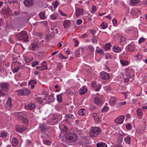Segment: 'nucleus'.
Returning <instances> with one entry per match:
<instances>
[{
  "label": "nucleus",
  "mask_w": 147,
  "mask_h": 147,
  "mask_svg": "<svg viewBox=\"0 0 147 147\" xmlns=\"http://www.w3.org/2000/svg\"><path fill=\"white\" fill-rule=\"evenodd\" d=\"M101 131V129L99 127H92L90 132V136L92 138L95 137L100 134Z\"/></svg>",
  "instance_id": "nucleus-1"
},
{
  "label": "nucleus",
  "mask_w": 147,
  "mask_h": 147,
  "mask_svg": "<svg viewBox=\"0 0 147 147\" xmlns=\"http://www.w3.org/2000/svg\"><path fill=\"white\" fill-rule=\"evenodd\" d=\"M65 138L66 140H69L74 142L76 141L78 138V137L76 134L71 133L67 134L65 135Z\"/></svg>",
  "instance_id": "nucleus-2"
},
{
  "label": "nucleus",
  "mask_w": 147,
  "mask_h": 147,
  "mask_svg": "<svg viewBox=\"0 0 147 147\" xmlns=\"http://www.w3.org/2000/svg\"><path fill=\"white\" fill-rule=\"evenodd\" d=\"M16 115L19 120L23 123L28 122V120L25 117L26 116L25 112H18L17 113Z\"/></svg>",
  "instance_id": "nucleus-3"
},
{
  "label": "nucleus",
  "mask_w": 147,
  "mask_h": 147,
  "mask_svg": "<svg viewBox=\"0 0 147 147\" xmlns=\"http://www.w3.org/2000/svg\"><path fill=\"white\" fill-rule=\"evenodd\" d=\"M16 36H18L19 37L20 36L22 38V40L25 41H28V36L27 35L26 32L25 31H22L20 33L18 34H16ZM20 40L21 39L20 38Z\"/></svg>",
  "instance_id": "nucleus-4"
},
{
  "label": "nucleus",
  "mask_w": 147,
  "mask_h": 147,
  "mask_svg": "<svg viewBox=\"0 0 147 147\" xmlns=\"http://www.w3.org/2000/svg\"><path fill=\"white\" fill-rule=\"evenodd\" d=\"M38 129L43 133H45L49 131L50 127L45 123H41L39 125Z\"/></svg>",
  "instance_id": "nucleus-5"
},
{
  "label": "nucleus",
  "mask_w": 147,
  "mask_h": 147,
  "mask_svg": "<svg viewBox=\"0 0 147 147\" xmlns=\"http://www.w3.org/2000/svg\"><path fill=\"white\" fill-rule=\"evenodd\" d=\"M30 93V91L28 89L19 90L18 92V95H28Z\"/></svg>",
  "instance_id": "nucleus-6"
},
{
  "label": "nucleus",
  "mask_w": 147,
  "mask_h": 147,
  "mask_svg": "<svg viewBox=\"0 0 147 147\" xmlns=\"http://www.w3.org/2000/svg\"><path fill=\"white\" fill-rule=\"evenodd\" d=\"M92 116L93 117L96 122L97 123L101 122V118L100 116L98 115L96 113H93L92 114Z\"/></svg>",
  "instance_id": "nucleus-7"
},
{
  "label": "nucleus",
  "mask_w": 147,
  "mask_h": 147,
  "mask_svg": "<svg viewBox=\"0 0 147 147\" xmlns=\"http://www.w3.org/2000/svg\"><path fill=\"white\" fill-rule=\"evenodd\" d=\"M125 118L123 115H121L119 116L115 120V122L118 124H121L123 123Z\"/></svg>",
  "instance_id": "nucleus-8"
},
{
  "label": "nucleus",
  "mask_w": 147,
  "mask_h": 147,
  "mask_svg": "<svg viewBox=\"0 0 147 147\" xmlns=\"http://www.w3.org/2000/svg\"><path fill=\"white\" fill-rule=\"evenodd\" d=\"M33 0H25L23 2L25 6L29 7L32 6L34 4Z\"/></svg>",
  "instance_id": "nucleus-9"
},
{
  "label": "nucleus",
  "mask_w": 147,
  "mask_h": 147,
  "mask_svg": "<svg viewBox=\"0 0 147 147\" xmlns=\"http://www.w3.org/2000/svg\"><path fill=\"white\" fill-rule=\"evenodd\" d=\"M16 130L19 132H22L26 129L25 127L20 125H17L16 126Z\"/></svg>",
  "instance_id": "nucleus-10"
},
{
  "label": "nucleus",
  "mask_w": 147,
  "mask_h": 147,
  "mask_svg": "<svg viewBox=\"0 0 147 147\" xmlns=\"http://www.w3.org/2000/svg\"><path fill=\"white\" fill-rule=\"evenodd\" d=\"M101 78L104 80H108L110 78L109 75L107 73L102 71L101 73Z\"/></svg>",
  "instance_id": "nucleus-11"
},
{
  "label": "nucleus",
  "mask_w": 147,
  "mask_h": 147,
  "mask_svg": "<svg viewBox=\"0 0 147 147\" xmlns=\"http://www.w3.org/2000/svg\"><path fill=\"white\" fill-rule=\"evenodd\" d=\"M1 86L2 90L6 92L9 89V85L8 83H2L1 84Z\"/></svg>",
  "instance_id": "nucleus-12"
},
{
  "label": "nucleus",
  "mask_w": 147,
  "mask_h": 147,
  "mask_svg": "<svg viewBox=\"0 0 147 147\" xmlns=\"http://www.w3.org/2000/svg\"><path fill=\"white\" fill-rule=\"evenodd\" d=\"M58 120V119L57 115L56 114H54L51 119V124L54 125L57 123Z\"/></svg>",
  "instance_id": "nucleus-13"
},
{
  "label": "nucleus",
  "mask_w": 147,
  "mask_h": 147,
  "mask_svg": "<svg viewBox=\"0 0 147 147\" xmlns=\"http://www.w3.org/2000/svg\"><path fill=\"white\" fill-rule=\"evenodd\" d=\"M25 107L26 109H29L32 110L34 109L35 107L34 104L32 103H29L28 104V105H25Z\"/></svg>",
  "instance_id": "nucleus-14"
},
{
  "label": "nucleus",
  "mask_w": 147,
  "mask_h": 147,
  "mask_svg": "<svg viewBox=\"0 0 147 147\" xmlns=\"http://www.w3.org/2000/svg\"><path fill=\"white\" fill-rule=\"evenodd\" d=\"M83 14V9L77 8L76 10V16L78 17L80 16Z\"/></svg>",
  "instance_id": "nucleus-15"
},
{
  "label": "nucleus",
  "mask_w": 147,
  "mask_h": 147,
  "mask_svg": "<svg viewBox=\"0 0 147 147\" xmlns=\"http://www.w3.org/2000/svg\"><path fill=\"white\" fill-rule=\"evenodd\" d=\"M4 104L5 108L9 110L11 109L12 106L11 102H3Z\"/></svg>",
  "instance_id": "nucleus-16"
},
{
  "label": "nucleus",
  "mask_w": 147,
  "mask_h": 147,
  "mask_svg": "<svg viewBox=\"0 0 147 147\" xmlns=\"http://www.w3.org/2000/svg\"><path fill=\"white\" fill-rule=\"evenodd\" d=\"M43 100L46 101L48 100H49V101H54L55 98L52 95L49 96H47L43 98Z\"/></svg>",
  "instance_id": "nucleus-17"
},
{
  "label": "nucleus",
  "mask_w": 147,
  "mask_h": 147,
  "mask_svg": "<svg viewBox=\"0 0 147 147\" xmlns=\"http://www.w3.org/2000/svg\"><path fill=\"white\" fill-rule=\"evenodd\" d=\"M25 15L23 17H19L18 18V21L20 22L22 20L24 19L25 20H28L30 18V17L28 14L26 13H25Z\"/></svg>",
  "instance_id": "nucleus-18"
},
{
  "label": "nucleus",
  "mask_w": 147,
  "mask_h": 147,
  "mask_svg": "<svg viewBox=\"0 0 147 147\" xmlns=\"http://www.w3.org/2000/svg\"><path fill=\"white\" fill-rule=\"evenodd\" d=\"M3 14L9 15L11 13V10L9 8H7L5 9H2Z\"/></svg>",
  "instance_id": "nucleus-19"
},
{
  "label": "nucleus",
  "mask_w": 147,
  "mask_h": 147,
  "mask_svg": "<svg viewBox=\"0 0 147 147\" xmlns=\"http://www.w3.org/2000/svg\"><path fill=\"white\" fill-rule=\"evenodd\" d=\"M87 91V88L85 86H83L80 89V93L81 95L84 94Z\"/></svg>",
  "instance_id": "nucleus-20"
},
{
  "label": "nucleus",
  "mask_w": 147,
  "mask_h": 147,
  "mask_svg": "<svg viewBox=\"0 0 147 147\" xmlns=\"http://www.w3.org/2000/svg\"><path fill=\"white\" fill-rule=\"evenodd\" d=\"M138 116L141 119L143 114L142 111L140 109H138L136 111Z\"/></svg>",
  "instance_id": "nucleus-21"
},
{
  "label": "nucleus",
  "mask_w": 147,
  "mask_h": 147,
  "mask_svg": "<svg viewBox=\"0 0 147 147\" xmlns=\"http://www.w3.org/2000/svg\"><path fill=\"white\" fill-rule=\"evenodd\" d=\"M36 84V82L34 80H30L28 83V84L31 86V88L33 89L34 88V84Z\"/></svg>",
  "instance_id": "nucleus-22"
},
{
  "label": "nucleus",
  "mask_w": 147,
  "mask_h": 147,
  "mask_svg": "<svg viewBox=\"0 0 147 147\" xmlns=\"http://www.w3.org/2000/svg\"><path fill=\"white\" fill-rule=\"evenodd\" d=\"M12 144L14 146H17L18 144V142L17 139L16 138H13L12 140Z\"/></svg>",
  "instance_id": "nucleus-23"
},
{
  "label": "nucleus",
  "mask_w": 147,
  "mask_h": 147,
  "mask_svg": "<svg viewBox=\"0 0 147 147\" xmlns=\"http://www.w3.org/2000/svg\"><path fill=\"white\" fill-rule=\"evenodd\" d=\"M131 140V138L129 136H127L125 138L124 141L126 144L129 145L130 144Z\"/></svg>",
  "instance_id": "nucleus-24"
},
{
  "label": "nucleus",
  "mask_w": 147,
  "mask_h": 147,
  "mask_svg": "<svg viewBox=\"0 0 147 147\" xmlns=\"http://www.w3.org/2000/svg\"><path fill=\"white\" fill-rule=\"evenodd\" d=\"M121 41L120 43L121 45H123L126 42V39L125 37L121 36L120 38Z\"/></svg>",
  "instance_id": "nucleus-25"
},
{
  "label": "nucleus",
  "mask_w": 147,
  "mask_h": 147,
  "mask_svg": "<svg viewBox=\"0 0 147 147\" xmlns=\"http://www.w3.org/2000/svg\"><path fill=\"white\" fill-rule=\"evenodd\" d=\"M86 113V110L84 109H80L78 111V114L79 115L83 116L85 115Z\"/></svg>",
  "instance_id": "nucleus-26"
},
{
  "label": "nucleus",
  "mask_w": 147,
  "mask_h": 147,
  "mask_svg": "<svg viewBox=\"0 0 147 147\" xmlns=\"http://www.w3.org/2000/svg\"><path fill=\"white\" fill-rule=\"evenodd\" d=\"M113 50L115 52H119L120 51L121 49V48L117 46H115L113 48Z\"/></svg>",
  "instance_id": "nucleus-27"
},
{
  "label": "nucleus",
  "mask_w": 147,
  "mask_h": 147,
  "mask_svg": "<svg viewBox=\"0 0 147 147\" xmlns=\"http://www.w3.org/2000/svg\"><path fill=\"white\" fill-rule=\"evenodd\" d=\"M96 146L97 147H107V145L105 144L102 142L97 143Z\"/></svg>",
  "instance_id": "nucleus-28"
},
{
  "label": "nucleus",
  "mask_w": 147,
  "mask_h": 147,
  "mask_svg": "<svg viewBox=\"0 0 147 147\" xmlns=\"http://www.w3.org/2000/svg\"><path fill=\"white\" fill-rule=\"evenodd\" d=\"M43 142L45 144L48 146H50L51 144V142L48 140H45L43 141Z\"/></svg>",
  "instance_id": "nucleus-29"
},
{
  "label": "nucleus",
  "mask_w": 147,
  "mask_h": 147,
  "mask_svg": "<svg viewBox=\"0 0 147 147\" xmlns=\"http://www.w3.org/2000/svg\"><path fill=\"white\" fill-rule=\"evenodd\" d=\"M64 133L63 132L59 134V138L61 141L63 142L64 141Z\"/></svg>",
  "instance_id": "nucleus-30"
},
{
  "label": "nucleus",
  "mask_w": 147,
  "mask_h": 147,
  "mask_svg": "<svg viewBox=\"0 0 147 147\" xmlns=\"http://www.w3.org/2000/svg\"><path fill=\"white\" fill-rule=\"evenodd\" d=\"M139 2V0H130V3L131 5H134L138 3Z\"/></svg>",
  "instance_id": "nucleus-31"
},
{
  "label": "nucleus",
  "mask_w": 147,
  "mask_h": 147,
  "mask_svg": "<svg viewBox=\"0 0 147 147\" xmlns=\"http://www.w3.org/2000/svg\"><path fill=\"white\" fill-rule=\"evenodd\" d=\"M70 24V21L68 20H65V28H68Z\"/></svg>",
  "instance_id": "nucleus-32"
},
{
  "label": "nucleus",
  "mask_w": 147,
  "mask_h": 147,
  "mask_svg": "<svg viewBox=\"0 0 147 147\" xmlns=\"http://www.w3.org/2000/svg\"><path fill=\"white\" fill-rule=\"evenodd\" d=\"M8 136V134L5 132H2L0 134V136L3 138H6Z\"/></svg>",
  "instance_id": "nucleus-33"
},
{
  "label": "nucleus",
  "mask_w": 147,
  "mask_h": 147,
  "mask_svg": "<svg viewBox=\"0 0 147 147\" xmlns=\"http://www.w3.org/2000/svg\"><path fill=\"white\" fill-rule=\"evenodd\" d=\"M111 46L110 44V43H108L105 44V47H104V50L105 51H107L108 50L110 49V47Z\"/></svg>",
  "instance_id": "nucleus-34"
},
{
  "label": "nucleus",
  "mask_w": 147,
  "mask_h": 147,
  "mask_svg": "<svg viewBox=\"0 0 147 147\" xmlns=\"http://www.w3.org/2000/svg\"><path fill=\"white\" fill-rule=\"evenodd\" d=\"M109 109V107L107 106H105L102 109L101 111L102 112L105 113L107 112Z\"/></svg>",
  "instance_id": "nucleus-35"
},
{
  "label": "nucleus",
  "mask_w": 147,
  "mask_h": 147,
  "mask_svg": "<svg viewBox=\"0 0 147 147\" xmlns=\"http://www.w3.org/2000/svg\"><path fill=\"white\" fill-rule=\"evenodd\" d=\"M73 115L72 114H69L67 115H66L65 117V121H67L70 118L72 117Z\"/></svg>",
  "instance_id": "nucleus-36"
},
{
  "label": "nucleus",
  "mask_w": 147,
  "mask_h": 147,
  "mask_svg": "<svg viewBox=\"0 0 147 147\" xmlns=\"http://www.w3.org/2000/svg\"><path fill=\"white\" fill-rule=\"evenodd\" d=\"M39 16L41 19L43 20L45 18V13L43 12H41L39 14Z\"/></svg>",
  "instance_id": "nucleus-37"
},
{
  "label": "nucleus",
  "mask_w": 147,
  "mask_h": 147,
  "mask_svg": "<svg viewBox=\"0 0 147 147\" xmlns=\"http://www.w3.org/2000/svg\"><path fill=\"white\" fill-rule=\"evenodd\" d=\"M32 47L31 48V49L33 51H35L36 49L38 48V45L37 44H33L32 45Z\"/></svg>",
  "instance_id": "nucleus-38"
},
{
  "label": "nucleus",
  "mask_w": 147,
  "mask_h": 147,
  "mask_svg": "<svg viewBox=\"0 0 147 147\" xmlns=\"http://www.w3.org/2000/svg\"><path fill=\"white\" fill-rule=\"evenodd\" d=\"M53 5L54 8H56L59 5V3L57 1H55L52 3Z\"/></svg>",
  "instance_id": "nucleus-39"
},
{
  "label": "nucleus",
  "mask_w": 147,
  "mask_h": 147,
  "mask_svg": "<svg viewBox=\"0 0 147 147\" xmlns=\"http://www.w3.org/2000/svg\"><path fill=\"white\" fill-rule=\"evenodd\" d=\"M68 93L71 96H72V98H74L76 96L75 93H73L72 91L71 92L70 90L69 91Z\"/></svg>",
  "instance_id": "nucleus-40"
},
{
  "label": "nucleus",
  "mask_w": 147,
  "mask_h": 147,
  "mask_svg": "<svg viewBox=\"0 0 147 147\" xmlns=\"http://www.w3.org/2000/svg\"><path fill=\"white\" fill-rule=\"evenodd\" d=\"M120 62L123 66H126L128 64L127 61H124L122 60H120Z\"/></svg>",
  "instance_id": "nucleus-41"
},
{
  "label": "nucleus",
  "mask_w": 147,
  "mask_h": 147,
  "mask_svg": "<svg viewBox=\"0 0 147 147\" xmlns=\"http://www.w3.org/2000/svg\"><path fill=\"white\" fill-rule=\"evenodd\" d=\"M43 63L44 64V65L45 66H46V68H44V67H43L42 68H40V69H39V70H40V71H42V70H44L45 69H48V67H47V63L45 61H44Z\"/></svg>",
  "instance_id": "nucleus-42"
},
{
  "label": "nucleus",
  "mask_w": 147,
  "mask_h": 147,
  "mask_svg": "<svg viewBox=\"0 0 147 147\" xmlns=\"http://www.w3.org/2000/svg\"><path fill=\"white\" fill-rule=\"evenodd\" d=\"M92 40L93 43H97V39L95 36H93Z\"/></svg>",
  "instance_id": "nucleus-43"
},
{
  "label": "nucleus",
  "mask_w": 147,
  "mask_h": 147,
  "mask_svg": "<svg viewBox=\"0 0 147 147\" xmlns=\"http://www.w3.org/2000/svg\"><path fill=\"white\" fill-rule=\"evenodd\" d=\"M96 52L97 53H98L100 54H104V52L103 51V50L101 49H96Z\"/></svg>",
  "instance_id": "nucleus-44"
},
{
  "label": "nucleus",
  "mask_w": 147,
  "mask_h": 147,
  "mask_svg": "<svg viewBox=\"0 0 147 147\" xmlns=\"http://www.w3.org/2000/svg\"><path fill=\"white\" fill-rule=\"evenodd\" d=\"M57 101H61L62 100V96L61 95H58L57 96Z\"/></svg>",
  "instance_id": "nucleus-45"
},
{
  "label": "nucleus",
  "mask_w": 147,
  "mask_h": 147,
  "mask_svg": "<svg viewBox=\"0 0 147 147\" xmlns=\"http://www.w3.org/2000/svg\"><path fill=\"white\" fill-rule=\"evenodd\" d=\"M63 121H62L61 123L59 125V127L60 128H62L61 131H62V130L63 131V129H64V125L63 124Z\"/></svg>",
  "instance_id": "nucleus-46"
},
{
  "label": "nucleus",
  "mask_w": 147,
  "mask_h": 147,
  "mask_svg": "<svg viewBox=\"0 0 147 147\" xmlns=\"http://www.w3.org/2000/svg\"><path fill=\"white\" fill-rule=\"evenodd\" d=\"M95 102L97 105L100 106H102L103 104V102Z\"/></svg>",
  "instance_id": "nucleus-47"
},
{
  "label": "nucleus",
  "mask_w": 147,
  "mask_h": 147,
  "mask_svg": "<svg viewBox=\"0 0 147 147\" xmlns=\"http://www.w3.org/2000/svg\"><path fill=\"white\" fill-rule=\"evenodd\" d=\"M102 99L100 98L99 97H95L94 100V101H102Z\"/></svg>",
  "instance_id": "nucleus-48"
},
{
  "label": "nucleus",
  "mask_w": 147,
  "mask_h": 147,
  "mask_svg": "<svg viewBox=\"0 0 147 147\" xmlns=\"http://www.w3.org/2000/svg\"><path fill=\"white\" fill-rule=\"evenodd\" d=\"M38 64V62L37 61H35L32 62V67H34Z\"/></svg>",
  "instance_id": "nucleus-49"
},
{
  "label": "nucleus",
  "mask_w": 147,
  "mask_h": 147,
  "mask_svg": "<svg viewBox=\"0 0 147 147\" xmlns=\"http://www.w3.org/2000/svg\"><path fill=\"white\" fill-rule=\"evenodd\" d=\"M73 40L74 41V42H75V46L76 47L78 46V40H77V39L76 38H74L73 39Z\"/></svg>",
  "instance_id": "nucleus-50"
},
{
  "label": "nucleus",
  "mask_w": 147,
  "mask_h": 147,
  "mask_svg": "<svg viewBox=\"0 0 147 147\" xmlns=\"http://www.w3.org/2000/svg\"><path fill=\"white\" fill-rule=\"evenodd\" d=\"M20 68L19 67H15L13 69L12 71L13 73H15L17 72L19 69H20Z\"/></svg>",
  "instance_id": "nucleus-51"
},
{
  "label": "nucleus",
  "mask_w": 147,
  "mask_h": 147,
  "mask_svg": "<svg viewBox=\"0 0 147 147\" xmlns=\"http://www.w3.org/2000/svg\"><path fill=\"white\" fill-rule=\"evenodd\" d=\"M92 12H95L96 10V7L94 5L92 6Z\"/></svg>",
  "instance_id": "nucleus-52"
},
{
  "label": "nucleus",
  "mask_w": 147,
  "mask_h": 147,
  "mask_svg": "<svg viewBox=\"0 0 147 147\" xmlns=\"http://www.w3.org/2000/svg\"><path fill=\"white\" fill-rule=\"evenodd\" d=\"M117 99L114 96H112L111 98L109 101H116Z\"/></svg>",
  "instance_id": "nucleus-53"
},
{
  "label": "nucleus",
  "mask_w": 147,
  "mask_h": 147,
  "mask_svg": "<svg viewBox=\"0 0 147 147\" xmlns=\"http://www.w3.org/2000/svg\"><path fill=\"white\" fill-rule=\"evenodd\" d=\"M126 127L127 129H131V125L130 124H127L126 125Z\"/></svg>",
  "instance_id": "nucleus-54"
},
{
  "label": "nucleus",
  "mask_w": 147,
  "mask_h": 147,
  "mask_svg": "<svg viewBox=\"0 0 147 147\" xmlns=\"http://www.w3.org/2000/svg\"><path fill=\"white\" fill-rule=\"evenodd\" d=\"M100 26L103 29L106 28L107 27V25L105 26L104 22L102 23V24L100 25Z\"/></svg>",
  "instance_id": "nucleus-55"
},
{
  "label": "nucleus",
  "mask_w": 147,
  "mask_h": 147,
  "mask_svg": "<svg viewBox=\"0 0 147 147\" xmlns=\"http://www.w3.org/2000/svg\"><path fill=\"white\" fill-rule=\"evenodd\" d=\"M119 134L121 136H125V134L121 131H119Z\"/></svg>",
  "instance_id": "nucleus-56"
},
{
  "label": "nucleus",
  "mask_w": 147,
  "mask_h": 147,
  "mask_svg": "<svg viewBox=\"0 0 147 147\" xmlns=\"http://www.w3.org/2000/svg\"><path fill=\"white\" fill-rule=\"evenodd\" d=\"M50 17L51 18V19L52 20H55V19H56L57 18L56 16L55 15H53V14L51 15V16Z\"/></svg>",
  "instance_id": "nucleus-57"
},
{
  "label": "nucleus",
  "mask_w": 147,
  "mask_h": 147,
  "mask_svg": "<svg viewBox=\"0 0 147 147\" xmlns=\"http://www.w3.org/2000/svg\"><path fill=\"white\" fill-rule=\"evenodd\" d=\"M144 40H145V39L144 38H140V39L139 40V44H140V43H141V42H144Z\"/></svg>",
  "instance_id": "nucleus-58"
},
{
  "label": "nucleus",
  "mask_w": 147,
  "mask_h": 147,
  "mask_svg": "<svg viewBox=\"0 0 147 147\" xmlns=\"http://www.w3.org/2000/svg\"><path fill=\"white\" fill-rule=\"evenodd\" d=\"M110 105L112 107L114 106L116 104L115 102H109Z\"/></svg>",
  "instance_id": "nucleus-59"
},
{
  "label": "nucleus",
  "mask_w": 147,
  "mask_h": 147,
  "mask_svg": "<svg viewBox=\"0 0 147 147\" xmlns=\"http://www.w3.org/2000/svg\"><path fill=\"white\" fill-rule=\"evenodd\" d=\"M32 143V141L30 140H28L26 142V144L27 145H29Z\"/></svg>",
  "instance_id": "nucleus-60"
},
{
  "label": "nucleus",
  "mask_w": 147,
  "mask_h": 147,
  "mask_svg": "<svg viewBox=\"0 0 147 147\" xmlns=\"http://www.w3.org/2000/svg\"><path fill=\"white\" fill-rule=\"evenodd\" d=\"M82 22V21L81 19H79L77 21V24H80Z\"/></svg>",
  "instance_id": "nucleus-61"
},
{
  "label": "nucleus",
  "mask_w": 147,
  "mask_h": 147,
  "mask_svg": "<svg viewBox=\"0 0 147 147\" xmlns=\"http://www.w3.org/2000/svg\"><path fill=\"white\" fill-rule=\"evenodd\" d=\"M113 24L114 26H115L117 24V20H116L114 19L112 20Z\"/></svg>",
  "instance_id": "nucleus-62"
},
{
  "label": "nucleus",
  "mask_w": 147,
  "mask_h": 147,
  "mask_svg": "<svg viewBox=\"0 0 147 147\" xmlns=\"http://www.w3.org/2000/svg\"><path fill=\"white\" fill-rule=\"evenodd\" d=\"M88 48L92 52L93 51V47L92 46L90 45H89L88 46Z\"/></svg>",
  "instance_id": "nucleus-63"
},
{
  "label": "nucleus",
  "mask_w": 147,
  "mask_h": 147,
  "mask_svg": "<svg viewBox=\"0 0 147 147\" xmlns=\"http://www.w3.org/2000/svg\"><path fill=\"white\" fill-rule=\"evenodd\" d=\"M59 57L61 59H64V56L63 55H62L61 53H60L59 54Z\"/></svg>",
  "instance_id": "nucleus-64"
}]
</instances>
